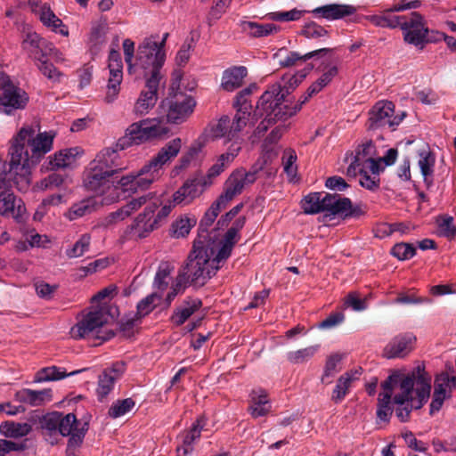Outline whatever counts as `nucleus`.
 <instances>
[{"mask_svg": "<svg viewBox=\"0 0 456 456\" xmlns=\"http://www.w3.org/2000/svg\"><path fill=\"white\" fill-rule=\"evenodd\" d=\"M54 131L41 132L38 121L24 124L12 138L9 150L11 170L21 171L22 184L18 189L27 190L29 184V170L37 166L41 159L53 148Z\"/></svg>", "mask_w": 456, "mask_h": 456, "instance_id": "1", "label": "nucleus"}, {"mask_svg": "<svg viewBox=\"0 0 456 456\" xmlns=\"http://www.w3.org/2000/svg\"><path fill=\"white\" fill-rule=\"evenodd\" d=\"M383 392L379 395L377 416L382 421H387L393 410L391 397L393 391L399 388L394 396V403L403 405L411 402V408L419 409L427 402L431 391V377L424 367L417 366L411 373L403 375L395 373L382 384Z\"/></svg>", "mask_w": 456, "mask_h": 456, "instance_id": "2", "label": "nucleus"}, {"mask_svg": "<svg viewBox=\"0 0 456 456\" xmlns=\"http://www.w3.org/2000/svg\"><path fill=\"white\" fill-rule=\"evenodd\" d=\"M305 73L300 75V79L296 76L282 77L281 81H277L268 86L261 95L255 110V116L264 119L258 124L255 130V135L261 137L268 128L278 121H285L287 118L279 117L278 111L281 110V102L284 101L289 89H293L305 77Z\"/></svg>", "mask_w": 456, "mask_h": 456, "instance_id": "3", "label": "nucleus"}, {"mask_svg": "<svg viewBox=\"0 0 456 456\" xmlns=\"http://www.w3.org/2000/svg\"><path fill=\"white\" fill-rule=\"evenodd\" d=\"M168 33L160 38L158 34L143 38L138 45L136 60L134 66L135 72L145 79L160 81L162 79L161 68L166 61L165 45Z\"/></svg>", "mask_w": 456, "mask_h": 456, "instance_id": "4", "label": "nucleus"}, {"mask_svg": "<svg viewBox=\"0 0 456 456\" xmlns=\"http://www.w3.org/2000/svg\"><path fill=\"white\" fill-rule=\"evenodd\" d=\"M117 150L105 148L97 153L84 171L83 184L89 191L104 194L114 186Z\"/></svg>", "mask_w": 456, "mask_h": 456, "instance_id": "5", "label": "nucleus"}, {"mask_svg": "<svg viewBox=\"0 0 456 456\" xmlns=\"http://www.w3.org/2000/svg\"><path fill=\"white\" fill-rule=\"evenodd\" d=\"M223 262L215 255L210 244L195 241L193 251L189 256L188 263L182 270L191 284L202 286L221 267Z\"/></svg>", "mask_w": 456, "mask_h": 456, "instance_id": "6", "label": "nucleus"}, {"mask_svg": "<svg viewBox=\"0 0 456 456\" xmlns=\"http://www.w3.org/2000/svg\"><path fill=\"white\" fill-rule=\"evenodd\" d=\"M375 156V145L372 142H366L358 146L346 170L348 176L359 175L360 184L369 190L379 187V175L383 171V167L376 161Z\"/></svg>", "mask_w": 456, "mask_h": 456, "instance_id": "7", "label": "nucleus"}, {"mask_svg": "<svg viewBox=\"0 0 456 456\" xmlns=\"http://www.w3.org/2000/svg\"><path fill=\"white\" fill-rule=\"evenodd\" d=\"M169 133V128L159 118H144L132 123L120 137L114 150L123 151L132 145H139L149 141L161 138Z\"/></svg>", "mask_w": 456, "mask_h": 456, "instance_id": "8", "label": "nucleus"}, {"mask_svg": "<svg viewBox=\"0 0 456 456\" xmlns=\"http://www.w3.org/2000/svg\"><path fill=\"white\" fill-rule=\"evenodd\" d=\"M110 319V314L106 305H100L88 312L70 330L73 338H95L101 341H106L114 336L106 325Z\"/></svg>", "mask_w": 456, "mask_h": 456, "instance_id": "9", "label": "nucleus"}, {"mask_svg": "<svg viewBox=\"0 0 456 456\" xmlns=\"http://www.w3.org/2000/svg\"><path fill=\"white\" fill-rule=\"evenodd\" d=\"M0 113L12 115L24 110L28 103V94L14 83L4 72L0 71Z\"/></svg>", "mask_w": 456, "mask_h": 456, "instance_id": "10", "label": "nucleus"}, {"mask_svg": "<svg viewBox=\"0 0 456 456\" xmlns=\"http://www.w3.org/2000/svg\"><path fill=\"white\" fill-rule=\"evenodd\" d=\"M243 112L235 113L231 118L224 115L216 121L211 122L205 130V135L212 140L224 138L230 142L238 137L239 133L247 126Z\"/></svg>", "mask_w": 456, "mask_h": 456, "instance_id": "11", "label": "nucleus"}, {"mask_svg": "<svg viewBox=\"0 0 456 456\" xmlns=\"http://www.w3.org/2000/svg\"><path fill=\"white\" fill-rule=\"evenodd\" d=\"M399 28L406 43L422 47L428 42L429 29L420 13L412 12L408 15H402Z\"/></svg>", "mask_w": 456, "mask_h": 456, "instance_id": "12", "label": "nucleus"}, {"mask_svg": "<svg viewBox=\"0 0 456 456\" xmlns=\"http://www.w3.org/2000/svg\"><path fill=\"white\" fill-rule=\"evenodd\" d=\"M161 105L167 108L166 116L169 123L181 124L192 114L196 102L189 94H175L162 101Z\"/></svg>", "mask_w": 456, "mask_h": 456, "instance_id": "13", "label": "nucleus"}, {"mask_svg": "<svg viewBox=\"0 0 456 456\" xmlns=\"http://www.w3.org/2000/svg\"><path fill=\"white\" fill-rule=\"evenodd\" d=\"M404 118V113L395 115V105L392 102H378L369 112L368 127L378 129L387 126L394 129Z\"/></svg>", "mask_w": 456, "mask_h": 456, "instance_id": "14", "label": "nucleus"}, {"mask_svg": "<svg viewBox=\"0 0 456 456\" xmlns=\"http://www.w3.org/2000/svg\"><path fill=\"white\" fill-rule=\"evenodd\" d=\"M256 170L247 171L244 168L234 170L224 183V192L218 197L221 201L228 204L235 196L240 194L246 186L255 183Z\"/></svg>", "mask_w": 456, "mask_h": 456, "instance_id": "15", "label": "nucleus"}, {"mask_svg": "<svg viewBox=\"0 0 456 456\" xmlns=\"http://www.w3.org/2000/svg\"><path fill=\"white\" fill-rule=\"evenodd\" d=\"M182 148V140L180 138H175L165 144L147 164H145L146 169L151 174V178L158 181L162 175L163 167L171 162Z\"/></svg>", "mask_w": 456, "mask_h": 456, "instance_id": "16", "label": "nucleus"}, {"mask_svg": "<svg viewBox=\"0 0 456 456\" xmlns=\"http://www.w3.org/2000/svg\"><path fill=\"white\" fill-rule=\"evenodd\" d=\"M157 208L156 203H151L145 207L143 212L140 214L134 222L126 226L119 236V240L121 243H124L130 240H137L141 238L146 237L150 232H152V224L154 222L145 221V218L151 214L153 213L155 208Z\"/></svg>", "mask_w": 456, "mask_h": 456, "instance_id": "17", "label": "nucleus"}, {"mask_svg": "<svg viewBox=\"0 0 456 456\" xmlns=\"http://www.w3.org/2000/svg\"><path fill=\"white\" fill-rule=\"evenodd\" d=\"M209 187V182H205L200 174L187 179L184 183L174 193L173 201L177 205H189Z\"/></svg>", "mask_w": 456, "mask_h": 456, "instance_id": "18", "label": "nucleus"}, {"mask_svg": "<svg viewBox=\"0 0 456 456\" xmlns=\"http://www.w3.org/2000/svg\"><path fill=\"white\" fill-rule=\"evenodd\" d=\"M59 419L60 434L64 436H70L69 440V445L79 444L88 429V422L86 420H77L73 413H68L66 415L61 413Z\"/></svg>", "mask_w": 456, "mask_h": 456, "instance_id": "19", "label": "nucleus"}, {"mask_svg": "<svg viewBox=\"0 0 456 456\" xmlns=\"http://www.w3.org/2000/svg\"><path fill=\"white\" fill-rule=\"evenodd\" d=\"M126 370L124 362H113L110 367L104 369L99 375L96 395L99 400H103L114 388L115 382L119 379Z\"/></svg>", "mask_w": 456, "mask_h": 456, "instance_id": "20", "label": "nucleus"}, {"mask_svg": "<svg viewBox=\"0 0 456 456\" xmlns=\"http://www.w3.org/2000/svg\"><path fill=\"white\" fill-rule=\"evenodd\" d=\"M145 89H143L133 108V113L136 117L147 115L156 105L158 101V90L160 81L153 79H145Z\"/></svg>", "mask_w": 456, "mask_h": 456, "instance_id": "21", "label": "nucleus"}, {"mask_svg": "<svg viewBox=\"0 0 456 456\" xmlns=\"http://www.w3.org/2000/svg\"><path fill=\"white\" fill-rule=\"evenodd\" d=\"M145 169L146 167L144 165L138 172H133L122 176L117 181V188L131 193L136 192L139 190L148 189L156 181L151 178L150 171Z\"/></svg>", "mask_w": 456, "mask_h": 456, "instance_id": "22", "label": "nucleus"}, {"mask_svg": "<svg viewBox=\"0 0 456 456\" xmlns=\"http://www.w3.org/2000/svg\"><path fill=\"white\" fill-rule=\"evenodd\" d=\"M147 201L145 196L133 199L119 209L108 214L99 222V227L105 230H111L119 223L127 218L133 212L142 207Z\"/></svg>", "mask_w": 456, "mask_h": 456, "instance_id": "23", "label": "nucleus"}, {"mask_svg": "<svg viewBox=\"0 0 456 456\" xmlns=\"http://www.w3.org/2000/svg\"><path fill=\"white\" fill-rule=\"evenodd\" d=\"M21 48L36 61L41 58H46L47 53L53 51V45L36 32H28L21 42Z\"/></svg>", "mask_w": 456, "mask_h": 456, "instance_id": "24", "label": "nucleus"}, {"mask_svg": "<svg viewBox=\"0 0 456 456\" xmlns=\"http://www.w3.org/2000/svg\"><path fill=\"white\" fill-rule=\"evenodd\" d=\"M323 210L327 216H356L357 212L352 206L351 200L348 198L341 197L338 194H324V200H322Z\"/></svg>", "mask_w": 456, "mask_h": 456, "instance_id": "25", "label": "nucleus"}, {"mask_svg": "<svg viewBox=\"0 0 456 456\" xmlns=\"http://www.w3.org/2000/svg\"><path fill=\"white\" fill-rule=\"evenodd\" d=\"M244 224L245 217L236 219L218 245L213 246L215 255L217 256V259L219 258L223 263L231 256L234 245L240 239L239 232L243 228ZM210 247H212V245H210Z\"/></svg>", "mask_w": 456, "mask_h": 456, "instance_id": "26", "label": "nucleus"}, {"mask_svg": "<svg viewBox=\"0 0 456 456\" xmlns=\"http://www.w3.org/2000/svg\"><path fill=\"white\" fill-rule=\"evenodd\" d=\"M83 151L78 147L66 148L48 157L47 170L74 168Z\"/></svg>", "mask_w": 456, "mask_h": 456, "instance_id": "27", "label": "nucleus"}, {"mask_svg": "<svg viewBox=\"0 0 456 456\" xmlns=\"http://www.w3.org/2000/svg\"><path fill=\"white\" fill-rule=\"evenodd\" d=\"M415 340L411 333L400 334L385 346L383 354L388 359L403 358L413 349Z\"/></svg>", "mask_w": 456, "mask_h": 456, "instance_id": "28", "label": "nucleus"}, {"mask_svg": "<svg viewBox=\"0 0 456 456\" xmlns=\"http://www.w3.org/2000/svg\"><path fill=\"white\" fill-rule=\"evenodd\" d=\"M26 208L20 199H17L12 192H0V215L12 217L20 222L24 219Z\"/></svg>", "mask_w": 456, "mask_h": 456, "instance_id": "29", "label": "nucleus"}, {"mask_svg": "<svg viewBox=\"0 0 456 456\" xmlns=\"http://www.w3.org/2000/svg\"><path fill=\"white\" fill-rule=\"evenodd\" d=\"M17 402L32 407L42 406L53 400V391L50 388L32 390L22 388L14 395Z\"/></svg>", "mask_w": 456, "mask_h": 456, "instance_id": "30", "label": "nucleus"}, {"mask_svg": "<svg viewBox=\"0 0 456 456\" xmlns=\"http://www.w3.org/2000/svg\"><path fill=\"white\" fill-rule=\"evenodd\" d=\"M355 12V8L349 4H330L317 7L313 13L328 20H339Z\"/></svg>", "mask_w": 456, "mask_h": 456, "instance_id": "31", "label": "nucleus"}, {"mask_svg": "<svg viewBox=\"0 0 456 456\" xmlns=\"http://www.w3.org/2000/svg\"><path fill=\"white\" fill-rule=\"evenodd\" d=\"M248 75L244 66H233L225 69L222 76L221 86L227 92H232L243 85V80Z\"/></svg>", "mask_w": 456, "mask_h": 456, "instance_id": "32", "label": "nucleus"}, {"mask_svg": "<svg viewBox=\"0 0 456 456\" xmlns=\"http://www.w3.org/2000/svg\"><path fill=\"white\" fill-rule=\"evenodd\" d=\"M202 305L201 300L199 298L188 297L175 311L171 319L172 322L180 326L184 323Z\"/></svg>", "mask_w": 456, "mask_h": 456, "instance_id": "33", "label": "nucleus"}, {"mask_svg": "<svg viewBox=\"0 0 456 456\" xmlns=\"http://www.w3.org/2000/svg\"><path fill=\"white\" fill-rule=\"evenodd\" d=\"M248 411L253 418L265 416L269 412V400L264 390L258 389L252 391L250 394V405Z\"/></svg>", "mask_w": 456, "mask_h": 456, "instance_id": "34", "label": "nucleus"}, {"mask_svg": "<svg viewBox=\"0 0 456 456\" xmlns=\"http://www.w3.org/2000/svg\"><path fill=\"white\" fill-rule=\"evenodd\" d=\"M98 202L94 197H90L74 203L65 214V216L70 220H76L89 215L96 210Z\"/></svg>", "mask_w": 456, "mask_h": 456, "instance_id": "35", "label": "nucleus"}, {"mask_svg": "<svg viewBox=\"0 0 456 456\" xmlns=\"http://www.w3.org/2000/svg\"><path fill=\"white\" fill-rule=\"evenodd\" d=\"M82 370H74L70 373H66L61 368L56 366L45 367L38 370L35 377L34 382L42 383L46 381H53L64 379L68 376H72L77 373L81 372Z\"/></svg>", "mask_w": 456, "mask_h": 456, "instance_id": "36", "label": "nucleus"}, {"mask_svg": "<svg viewBox=\"0 0 456 456\" xmlns=\"http://www.w3.org/2000/svg\"><path fill=\"white\" fill-rule=\"evenodd\" d=\"M240 26L244 32L255 37H267L279 30V28L273 23L261 24L254 21H242Z\"/></svg>", "mask_w": 456, "mask_h": 456, "instance_id": "37", "label": "nucleus"}, {"mask_svg": "<svg viewBox=\"0 0 456 456\" xmlns=\"http://www.w3.org/2000/svg\"><path fill=\"white\" fill-rule=\"evenodd\" d=\"M40 20L44 23V25L51 28L54 32H59L64 37L69 36L68 28L49 7L44 6L41 9Z\"/></svg>", "mask_w": 456, "mask_h": 456, "instance_id": "38", "label": "nucleus"}, {"mask_svg": "<svg viewBox=\"0 0 456 456\" xmlns=\"http://www.w3.org/2000/svg\"><path fill=\"white\" fill-rule=\"evenodd\" d=\"M390 7L386 9L380 15H370L367 19L373 25L380 28H397L400 26L402 15L393 14Z\"/></svg>", "mask_w": 456, "mask_h": 456, "instance_id": "39", "label": "nucleus"}, {"mask_svg": "<svg viewBox=\"0 0 456 456\" xmlns=\"http://www.w3.org/2000/svg\"><path fill=\"white\" fill-rule=\"evenodd\" d=\"M328 51H329V49L322 48V49H320V50H316V51H314V52L307 53H305L304 55H301V54H299L297 52H289V53H287L286 56L281 57L282 52H285V51L283 49H281L276 53V56L277 57H281V59L279 61V64L281 67H291V66L296 65L298 61H307V60L311 59L312 57H314L315 55L320 54L321 53H324V52H328Z\"/></svg>", "mask_w": 456, "mask_h": 456, "instance_id": "40", "label": "nucleus"}, {"mask_svg": "<svg viewBox=\"0 0 456 456\" xmlns=\"http://www.w3.org/2000/svg\"><path fill=\"white\" fill-rule=\"evenodd\" d=\"M108 84L106 86V93L104 102L106 103L114 102L119 94L120 85L123 79V72L109 71Z\"/></svg>", "mask_w": 456, "mask_h": 456, "instance_id": "41", "label": "nucleus"}, {"mask_svg": "<svg viewBox=\"0 0 456 456\" xmlns=\"http://www.w3.org/2000/svg\"><path fill=\"white\" fill-rule=\"evenodd\" d=\"M322 200H324V194L322 192H312L302 200L301 208L305 214H317L323 210Z\"/></svg>", "mask_w": 456, "mask_h": 456, "instance_id": "42", "label": "nucleus"}, {"mask_svg": "<svg viewBox=\"0 0 456 456\" xmlns=\"http://www.w3.org/2000/svg\"><path fill=\"white\" fill-rule=\"evenodd\" d=\"M436 159L429 151H423L419 153V167L427 184L432 183Z\"/></svg>", "mask_w": 456, "mask_h": 456, "instance_id": "43", "label": "nucleus"}, {"mask_svg": "<svg viewBox=\"0 0 456 456\" xmlns=\"http://www.w3.org/2000/svg\"><path fill=\"white\" fill-rule=\"evenodd\" d=\"M31 427L27 423L5 422L0 426L1 433L9 437H21L27 436Z\"/></svg>", "mask_w": 456, "mask_h": 456, "instance_id": "44", "label": "nucleus"}, {"mask_svg": "<svg viewBox=\"0 0 456 456\" xmlns=\"http://www.w3.org/2000/svg\"><path fill=\"white\" fill-rule=\"evenodd\" d=\"M90 244L91 235L88 233L82 234L69 248L66 249V256L69 258L82 256L86 252L89 250Z\"/></svg>", "mask_w": 456, "mask_h": 456, "instance_id": "45", "label": "nucleus"}, {"mask_svg": "<svg viewBox=\"0 0 456 456\" xmlns=\"http://www.w3.org/2000/svg\"><path fill=\"white\" fill-rule=\"evenodd\" d=\"M226 206L227 204L221 201V199L217 198V200L214 201L210 208L206 211L203 218L200 220V229L207 230L210 225H212L220 211Z\"/></svg>", "mask_w": 456, "mask_h": 456, "instance_id": "46", "label": "nucleus"}, {"mask_svg": "<svg viewBox=\"0 0 456 456\" xmlns=\"http://www.w3.org/2000/svg\"><path fill=\"white\" fill-rule=\"evenodd\" d=\"M318 346H311L287 354V359L293 364H301L309 361L318 351Z\"/></svg>", "mask_w": 456, "mask_h": 456, "instance_id": "47", "label": "nucleus"}, {"mask_svg": "<svg viewBox=\"0 0 456 456\" xmlns=\"http://www.w3.org/2000/svg\"><path fill=\"white\" fill-rule=\"evenodd\" d=\"M353 381L354 378L350 373H345L338 379L331 396L335 403H339L345 398Z\"/></svg>", "mask_w": 456, "mask_h": 456, "instance_id": "48", "label": "nucleus"}, {"mask_svg": "<svg viewBox=\"0 0 456 456\" xmlns=\"http://www.w3.org/2000/svg\"><path fill=\"white\" fill-rule=\"evenodd\" d=\"M305 11L304 10H298L297 8H294L292 10L284 12H272L268 13L266 16L269 20L273 21L288 22L299 20L305 14Z\"/></svg>", "mask_w": 456, "mask_h": 456, "instance_id": "49", "label": "nucleus"}, {"mask_svg": "<svg viewBox=\"0 0 456 456\" xmlns=\"http://www.w3.org/2000/svg\"><path fill=\"white\" fill-rule=\"evenodd\" d=\"M456 386V377L447 372L438 374L435 379V391L444 392L451 395L452 388Z\"/></svg>", "mask_w": 456, "mask_h": 456, "instance_id": "50", "label": "nucleus"}, {"mask_svg": "<svg viewBox=\"0 0 456 456\" xmlns=\"http://www.w3.org/2000/svg\"><path fill=\"white\" fill-rule=\"evenodd\" d=\"M147 198V201L146 203L144 204L145 207H147L148 205L151 204V203H156L157 204V208H155V210L153 211V213H151L146 218H145V221H152L154 222L152 224V231L157 228L158 224L159 222H161L163 219H165L171 212V206L170 205H165L163 206L159 211L158 213L156 214V210L159 208V200H151V199H149L147 196H145Z\"/></svg>", "mask_w": 456, "mask_h": 456, "instance_id": "51", "label": "nucleus"}, {"mask_svg": "<svg viewBox=\"0 0 456 456\" xmlns=\"http://www.w3.org/2000/svg\"><path fill=\"white\" fill-rule=\"evenodd\" d=\"M172 271L173 267L171 266L170 264L161 263L159 265L154 279V286L158 289L163 291L167 289L168 285L169 276Z\"/></svg>", "mask_w": 456, "mask_h": 456, "instance_id": "52", "label": "nucleus"}, {"mask_svg": "<svg viewBox=\"0 0 456 456\" xmlns=\"http://www.w3.org/2000/svg\"><path fill=\"white\" fill-rule=\"evenodd\" d=\"M438 232L440 235L452 239L456 236V224L450 216H443L437 219Z\"/></svg>", "mask_w": 456, "mask_h": 456, "instance_id": "53", "label": "nucleus"}, {"mask_svg": "<svg viewBox=\"0 0 456 456\" xmlns=\"http://www.w3.org/2000/svg\"><path fill=\"white\" fill-rule=\"evenodd\" d=\"M134 401L132 398H126L115 402L109 410L110 417L116 419L129 412L134 407Z\"/></svg>", "mask_w": 456, "mask_h": 456, "instance_id": "54", "label": "nucleus"}, {"mask_svg": "<svg viewBox=\"0 0 456 456\" xmlns=\"http://www.w3.org/2000/svg\"><path fill=\"white\" fill-rule=\"evenodd\" d=\"M195 224L196 221L193 218L180 217L172 224L173 235L176 238L185 237Z\"/></svg>", "mask_w": 456, "mask_h": 456, "instance_id": "55", "label": "nucleus"}, {"mask_svg": "<svg viewBox=\"0 0 456 456\" xmlns=\"http://www.w3.org/2000/svg\"><path fill=\"white\" fill-rule=\"evenodd\" d=\"M160 298L161 295L157 292L148 295L138 303L137 314L140 317H142L150 314L155 308Z\"/></svg>", "mask_w": 456, "mask_h": 456, "instance_id": "56", "label": "nucleus"}, {"mask_svg": "<svg viewBox=\"0 0 456 456\" xmlns=\"http://www.w3.org/2000/svg\"><path fill=\"white\" fill-rule=\"evenodd\" d=\"M207 424V419L204 416L197 419L195 423L192 424L191 429L186 434L183 439V444L186 446L192 445L200 436L201 431Z\"/></svg>", "mask_w": 456, "mask_h": 456, "instance_id": "57", "label": "nucleus"}, {"mask_svg": "<svg viewBox=\"0 0 456 456\" xmlns=\"http://www.w3.org/2000/svg\"><path fill=\"white\" fill-rule=\"evenodd\" d=\"M65 181V177L58 173H52L37 183V190L45 191L60 187Z\"/></svg>", "mask_w": 456, "mask_h": 456, "instance_id": "58", "label": "nucleus"}, {"mask_svg": "<svg viewBox=\"0 0 456 456\" xmlns=\"http://www.w3.org/2000/svg\"><path fill=\"white\" fill-rule=\"evenodd\" d=\"M36 65L41 73L45 76L48 79L57 81L61 76L60 71L53 66V63L49 62L45 58H41L36 61Z\"/></svg>", "mask_w": 456, "mask_h": 456, "instance_id": "59", "label": "nucleus"}, {"mask_svg": "<svg viewBox=\"0 0 456 456\" xmlns=\"http://www.w3.org/2000/svg\"><path fill=\"white\" fill-rule=\"evenodd\" d=\"M231 164L226 163L225 161L221 160V155L217 158L215 164H213L209 169L208 170V173L206 175H200V177L201 179H204L205 182H209V186L213 183V180L220 175L225 168H227Z\"/></svg>", "mask_w": 456, "mask_h": 456, "instance_id": "60", "label": "nucleus"}, {"mask_svg": "<svg viewBox=\"0 0 456 456\" xmlns=\"http://www.w3.org/2000/svg\"><path fill=\"white\" fill-rule=\"evenodd\" d=\"M313 95H309V93H306L301 96L298 100V102L293 106L289 107L288 105L281 104V110L278 111V116L281 118H287L288 119L297 114L302 108V106L312 97Z\"/></svg>", "mask_w": 456, "mask_h": 456, "instance_id": "61", "label": "nucleus"}, {"mask_svg": "<svg viewBox=\"0 0 456 456\" xmlns=\"http://www.w3.org/2000/svg\"><path fill=\"white\" fill-rule=\"evenodd\" d=\"M391 253L399 260H406L411 258L415 255L416 249L411 244L398 243L392 248Z\"/></svg>", "mask_w": 456, "mask_h": 456, "instance_id": "62", "label": "nucleus"}, {"mask_svg": "<svg viewBox=\"0 0 456 456\" xmlns=\"http://www.w3.org/2000/svg\"><path fill=\"white\" fill-rule=\"evenodd\" d=\"M302 35L310 39L320 38L327 35V30L316 22L312 21L305 25Z\"/></svg>", "mask_w": 456, "mask_h": 456, "instance_id": "63", "label": "nucleus"}, {"mask_svg": "<svg viewBox=\"0 0 456 456\" xmlns=\"http://www.w3.org/2000/svg\"><path fill=\"white\" fill-rule=\"evenodd\" d=\"M345 305L354 311H362L367 308L365 299L361 298L356 292H351L346 297Z\"/></svg>", "mask_w": 456, "mask_h": 456, "instance_id": "64", "label": "nucleus"}]
</instances>
